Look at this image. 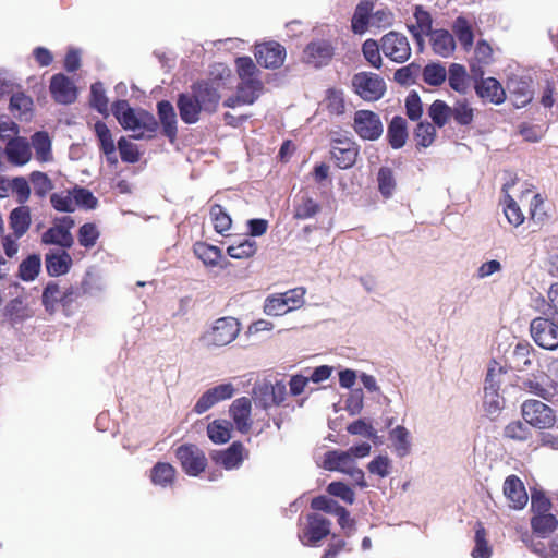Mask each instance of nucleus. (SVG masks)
Segmentation results:
<instances>
[{"label":"nucleus","mask_w":558,"mask_h":558,"mask_svg":"<svg viewBox=\"0 0 558 558\" xmlns=\"http://www.w3.org/2000/svg\"><path fill=\"white\" fill-rule=\"evenodd\" d=\"M112 113L124 130L132 132L133 138H150L158 129V122L151 113L133 109L126 100L116 101Z\"/></svg>","instance_id":"nucleus-1"},{"label":"nucleus","mask_w":558,"mask_h":558,"mask_svg":"<svg viewBox=\"0 0 558 558\" xmlns=\"http://www.w3.org/2000/svg\"><path fill=\"white\" fill-rule=\"evenodd\" d=\"M235 65L240 84L236 95L225 101V106L230 108L240 105H252L258 98L263 89V83L258 77L259 71L250 57L238 58Z\"/></svg>","instance_id":"nucleus-2"},{"label":"nucleus","mask_w":558,"mask_h":558,"mask_svg":"<svg viewBox=\"0 0 558 558\" xmlns=\"http://www.w3.org/2000/svg\"><path fill=\"white\" fill-rule=\"evenodd\" d=\"M241 331V324L234 317H221L202 335L201 341L208 349L221 348L233 342Z\"/></svg>","instance_id":"nucleus-3"},{"label":"nucleus","mask_w":558,"mask_h":558,"mask_svg":"<svg viewBox=\"0 0 558 558\" xmlns=\"http://www.w3.org/2000/svg\"><path fill=\"white\" fill-rule=\"evenodd\" d=\"M305 290L294 288L283 293L271 294L264 302V312L268 316H282L300 308L304 303Z\"/></svg>","instance_id":"nucleus-4"},{"label":"nucleus","mask_w":558,"mask_h":558,"mask_svg":"<svg viewBox=\"0 0 558 558\" xmlns=\"http://www.w3.org/2000/svg\"><path fill=\"white\" fill-rule=\"evenodd\" d=\"M521 414L527 425L537 429H550L557 421L555 410L535 399H529L522 403Z\"/></svg>","instance_id":"nucleus-5"},{"label":"nucleus","mask_w":558,"mask_h":558,"mask_svg":"<svg viewBox=\"0 0 558 558\" xmlns=\"http://www.w3.org/2000/svg\"><path fill=\"white\" fill-rule=\"evenodd\" d=\"M352 87L356 95L366 101L380 99L386 92L385 81L375 73L360 72L352 78Z\"/></svg>","instance_id":"nucleus-6"},{"label":"nucleus","mask_w":558,"mask_h":558,"mask_svg":"<svg viewBox=\"0 0 558 558\" xmlns=\"http://www.w3.org/2000/svg\"><path fill=\"white\" fill-rule=\"evenodd\" d=\"M353 129L362 140L367 141L378 140L384 132L379 116L371 110H357L354 113Z\"/></svg>","instance_id":"nucleus-7"},{"label":"nucleus","mask_w":558,"mask_h":558,"mask_svg":"<svg viewBox=\"0 0 558 558\" xmlns=\"http://www.w3.org/2000/svg\"><path fill=\"white\" fill-rule=\"evenodd\" d=\"M287 395L286 385L282 381L271 384L263 381L253 388V400L257 407L267 410L283 402Z\"/></svg>","instance_id":"nucleus-8"},{"label":"nucleus","mask_w":558,"mask_h":558,"mask_svg":"<svg viewBox=\"0 0 558 558\" xmlns=\"http://www.w3.org/2000/svg\"><path fill=\"white\" fill-rule=\"evenodd\" d=\"M380 49L391 61L403 63L411 57V47L405 35L389 32L380 38Z\"/></svg>","instance_id":"nucleus-9"},{"label":"nucleus","mask_w":558,"mask_h":558,"mask_svg":"<svg viewBox=\"0 0 558 558\" xmlns=\"http://www.w3.org/2000/svg\"><path fill=\"white\" fill-rule=\"evenodd\" d=\"M534 342L543 349L555 350L558 348V325L548 318H534L530 326Z\"/></svg>","instance_id":"nucleus-10"},{"label":"nucleus","mask_w":558,"mask_h":558,"mask_svg":"<svg viewBox=\"0 0 558 558\" xmlns=\"http://www.w3.org/2000/svg\"><path fill=\"white\" fill-rule=\"evenodd\" d=\"M175 456L183 471L190 476H197L207 465V459L204 452L195 445H182L178 447Z\"/></svg>","instance_id":"nucleus-11"},{"label":"nucleus","mask_w":558,"mask_h":558,"mask_svg":"<svg viewBox=\"0 0 558 558\" xmlns=\"http://www.w3.org/2000/svg\"><path fill=\"white\" fill-rule=\"evenodd\" d=\"M73 226L74 220L71 217H62L52 227L43 233V243L58 245L63 248L71 247L74 240L70 230L73 228Z\"/></svg>","instance_id":"nucleus-12"},{"label":"nucleus","mask_w":558,"mask_h":558,"mask_svg":"<svg viewBox=\"0 0 558 558\" xmlns=\"http://www.w3.org/2000/svg\"><path fill=\"white\" fill-rule=\"evenodd\" d=\"M333 56V46L328 39H314L303 50L302 60L314 68L327 65Z\"/></svg>","instance_id":"nucleus-13"},{"label":"nucleus","mask_w":558,"mask_h":558,"mask_svg":"<svg viewBox=\"0 0 558 558\" xmlns=\"http://www.w3.org/2000/svg\"><path fill=\"white\" fill-rule=\"evenodd\" d=\"M330 154L339 168L348 169L355 163L359 147L351 138H337L332 143Z\"/></svg>","instance_id":"nucleus-14"},{"label":"nucleus","mask_w":558,"mask_h":558,"mask_svg":"<svg viewBox=\"0 0 558 558\" xmlns=\"http://www.w3.org/2000/svg\"><path fill=\"white\" fill-rule=\"evenodd\" d=\"M219 87L220 83L216 82V80L210 83L201 82L193 85L192 94L197 99L203 111L213 112L216 110L220 100Z\"/></svg>","instance_id":"nucleus-15"},{"label":"nucleus","mask_w":558,"mask_h":558,"mask_svg":"<svg viewBox=\"0 0 558 558\" xmlns=\"http://www.w3.org/2000/svg\"><path fill=\"white\" fill-rule=\"evenodd\" d=\"M255 58L260 65L277 69L283 64L286 49L274 41L260 44L255 47Z\"/></svg>","instance_id":"nucleus-16"},{"label":"nucleus","mask_w":558,"mask_h":558,"mask_svg":"<svg viewBox=\"0 0 558 558\" xmlns=\"http://www.w3.org/2000/svg\"><path fill=\"white\" fill-rule=\"evenodd\" d=\"M330 521L318 513L307 515V526L300 535L304 545L315 544L330 533Z\"/></svg>","instance_id":"nucleus-17"},{"label":"nucleus","mask_w":558,"mask_h":558,"mask_svg":"<svg viewBox=\"0 0 558 558\" xmlns=\"http://www.w3.org/2000/svg\"><path fill=\"white\" fill-rule=\"evenodd\" d=\"M49 89L52 98L59 104H72L77 98L75 84L62 73L51 77Z\"/></svg>","instance_id":"nucleus-18"},{"label":"nucleus","mask_w":558,"mask_h":558,"mask_svg":"<svg viewBox=\"0 0 558 558\" xmlns=\"http://www.w3.org/2000/svg\"><path fill=\"white\" fill-rule=\"evenodd\" d=\"M252 401L247 397L235 399L230 408L229 413L233 420L235 428L242 433H248L252 427L253 421L251 418Z\"/></svg>","instance_id":"nucleus-19"},{"label":"nucleus","mask_w":558,"mask_h":558,"mask_svg":"<svg viewBox=\"0 0 558 558\" xmlns=\"http://www.w3.org/2000/svg\"><path fill=\"white\" fill-rule=\"evenodd\" d=\"M507 89L515 107L521 108L533 98L531 82L526 77L513 75L507 82Z\"/></svg>","instance_id":"nucleus-20"},{"label":"nucleus","mask_w":558,"mask_h":558,"mask_svg":"<svg viewBox=\"0 0 558 558\" xmlns=\"http://www.w3.org/2000/svg\"><path fill=\"white\" fill-rule=\"evenodd\" d=\"M475 92L480 98L495 105H500L506 100L505 88L499 81L494 77H486L478 81L475 85Z\"/></svg>","instance_id":"nucleus-21"},{"label":"nucleus","mask_w":558,"mask_h":558,"mask_svg":"<svg viewBox=\"0 0 558 558\" xmlns=\"http://www.w3.org/2000/svg\"><path fill=\"white\" fill-rule=\"evenodd\" d=\"M504 495L508 499L509 506L513 509H522L529 500L522 481L515 475H510L505 480Z\"/></svg>","instance_id":"nucleus-22"},{"label":"nucleus","mask_w":558,"mask_h":558,"mask_svg":"<svg viewBox=\"0 0 558 558\" xmlns=\"http://www.w3.org/2000/svg\"><path fill=\"white\" fill-rule=\"evenodd\" d=\"M247 454L244 446L235 441L228 449L217 452L214 460L226 470H234L241 466Z\"/></svg>","instance_id":"nucleus-23"},{"label":"nucleus","mask_w":558,"mask_h":558,"mask_svg":"<svg viewBox=\"0 0 558 558\" xmlns=\"http://www.w3.org/2000/svg\"><path fill=\"white\" fill-rule=\"evenodd\" d=\"M5 155L9 162L15 166H24L32 158L31 145L25 137L16 136L8 142Z\"/></svg>","instance_id":"nucleus-24"},{"label":"nucleus","mask_w":558,"mask_h":558,"mask_svg":"<svg viewBox=\"0 0 558 558\" xmlns=\"http://www.w3.org/2000/svg\"><path fill=\"white\" fill-rule=\"evenodd\" d=\"M355 465L354 459L347 450H330L324 456L323 466L328 471L348 474Z\"/></svg>","instance_id":"nucleus-25"},{"label":"nucleus","mask_w":558,"mask_h":558,"mask_svg":"<svg viewBox=\"0 0 558 558\" xmlns=\"http://www.w3.org/2000/svg\"><path fill=\"white\" fill-rule=\"evenodd\" d=\"M374 3L371 0H362L357 3L351 21V28L354 34H364L372 24V12Z\"/></svg>","instance_id":"nucleus-26"},{"label":"nucleus","mask_w":558,"mask_h":558,"mask_svg":"<svg viewBox=\"0 0 558 558\" xmlns=\"http://www.w3.org/2000/svg\"><path fill=\"white\" fill-rule=\"evenodd\" d=\"M45 262L48 274L56 277L65 275L72 266V257L64 250L48 253Z\"/></svg>","instance_id":"nucleus-27"},{"label":"nucleus","mask_w":558,"mask_h":558,"mask_svg":"<svg viewBox=\"0 0 558 558\" xmlns=\"http://www.w3.org/2000/svg\"><path fill=\"white\" fill-rule=\"evenodd\" d=\"M177 105L183 122L193 124L199 120V113L203 109L192 93L180 95Z\"/></svg>","instance_id":"nucleus-28"},{"label":"nucleus","mask_w":558,"mask_h":558,"mask_svg":"<svg viewBox=\"0 0 558 558\" xmlns=\"http://www.w3.org/2000/svg\"><path fill=\"white\" fill-rule=\"evenodd\" d=\"M430 45L433 51L442 57H450L456 49L453 36L446 29H436L430 35Z\"/></svg>","instance_id":"nucleus-29"},{"label":"nucleus","mask_w":558,"mask_h":558,"mask_svg":"<svg viewBox=\"0 0 558 558\" xmlns=\"http://www.w3.org/2000/svg\"><path fill=\"white\" fill-rule=\"evenodd\" d=\"M514 185V180L506 182L502 186L504 192V213L509 221L514 227L520 226L524 221V215L522 214L517 202L509 195L510 189Z\"/></svg>","instance_id":"nucleus-30"},{"label":"nucleus","mask_w":558,"mask_h":558,"mask_svg":"<svg viewBox=\"0 0 558 558\" xmlns=\"http://www.w3.org/2000/svg\"><path fill=\"white\" fill-rule=\"evenodd\" d=\"M33 99L24 93H15L10 99L11 113L21 121H31L33 118Z\"/></svg>","instance_id":"nucleus-31"},{"label":"nucleus","mask_w":558,"mask_h":558,"mask_svg":"<svg viewBox=\"0 0 558 558\" xmlns=\"http://www.w3.org/2000/svg\"><path fill=\"white\" fill-rule=\"evenodd\" d=\"M158 114L162 124L165 135L173 141L177 136V114L169 101L158 102Z\"/></svg>","instance_id":"nucleus-32"},{"label":"nucleus","mask_w":558,"mask_h":558,"mask_svg":"<svg viewBox=\"0 0 558 558\" xmlns=\"http://www.w3.org/2000/svg\"><path fill=\"white\" fill-rule=\"evenodd\" d=\"M452 32L465 51L471 50L474 43L473 24L464 16H458L452 24Z\"/></svg>","instance_id":"nucleus-33"},{"label":"nucleus","mask_w":558,"mask_h":558,"mask_svg":"<svg viewBox=\"0 0 558 558\" xmlns=\"http://www.w3.org/2000/svg\"><path fill=\"white\" fill-rule=\"evenodd\" d=\"M94 130H95L96 136L99 141L100 149L106 155V157L109 161L116 162L117 161L116 145H114V141H113L111 131L101 121H97L95 123Z\"/></svg>","instance_id":"nucleus-34"},{"label":"nucleus","mask_w":558,"mask_h":558,"mask_svg":"<svg viewBox=\"0 0 558 558\" xmlns=\"http://www.w3.org/2000/svg\"><path fill=\"white\" fill-rule=\"evenodd\" d=\"M32 146L35 149V157L40 162L52 160L51 138L45 131L36 132L31 137Z\"/></svg>","instance_id":"nucleus-35"},{"label":"nucleus","mask_w":558,"mask_h":558,"mask_svg":"<svg viewBox=\"0 0 558 558\" xmlns=\"http://www.w3.org/2000/svg\"><path fill=\"white\" fill-rule=\"evenodd\" d=\"M525 389L543 399L551 400L558 395V384L554 380H539L538 378L524 381Z\"/></svg>","instance_id":"nucleus-36"},{"label":"nucleus","mask_w":558,"mask_h":558,"mask_svg":"<svg viewBox=\"0 0 558 558\" xmlns=\"http://www.w3.org/2000/svg\"><path fill=\"white\" fill-rule=\"evenodd\" d=\"M10 226L16 239L26 233L31 226V210L27 206H20L10 214Z\"/></svg>","instance_id":"nucleus-37"},{"label":"nucleus","mask_w":558,"mask_h":558,"mask_svg":"<svg viewBox=\"0 0 558 558\" xmlns=\"http://www.w3.org/2000/svg\"><path fill=\"white\" fill-rule=\"evenodd\" d=\"M414 19L416 24L410 25L409 31L420 43L422 36H429L434 32L432 31L433 20L430 14L420 7L415 9Z\"/></svg>","instance_id":"nucleus-38"},{"label":"nucleus","mask_w":558,"mask_h":558,"mask_svg":"<svg viewBox=\"0 0 558 558\" xmlns=\"http://www.w3.org/2000/svg\"><path fill=\"white\" fill-rule=\"evenodd\" d=\"M387 136L392 148H401L408 137L407 122L402 117H393L389 126Z\"/></svg>","instance_id":"nucleus-39"},{"label":"nucleus","mask_w":558,"mask_h":558,"mask_svg":"<svg viewBox=\"0 0 558 558\" xmlns=\"http://www.w3.org/2000/svg\"><path fill=\"white\" fill-rule=\"evenodd\" d=\"M175 478V469L166 462H158L150 471V480L154 485L168 487L173 484Z\"/></svg>","instance_id":"nucleus-40"},{"label":"nucleus","mask_w":558,"mask_h":558,"mask_svg":"<svg viewBox=\"0 0 558 558\" xmlns=\"http://www.w3.org/2000/svg\"><path fill=\"white\" fill-rule=\"evenodd\" d=\"M448 82L450 87L460 94H465L470 87L466 70L458 63H452L449 66Z\"/></svg>","instance_id":"nucleus-41"},{"label":"nucleus","mask_w":558,"mask_h":558,"mask_svg":"<svg viewBox=\"0 0 558 558\" xmlns=\"http://www.w3.org/2000/svg\"><path fill=\"white\" fill-rule=\"evenodd\" d=\"M193 251L197 258H199L204 265L209 267L217 266L222 257V253L219 247L204 242L195 243Z\"/></svg>","instance_id":"nucleus-42"},{"label":"nucleus","mask_w":558,"mask_h":558,"mask_svg":"<svg viewBox=\"0 0 558 558\" xmlns=\"http://www.w3.org/2000/svg\"><path fill=\"white\" fill-rule=\"evenodd\" d=\"M534 533L542 537L550 535L558 526L557 518L551 513L534 514L531 520Z\"/></svg>","instance_id":"nucleus-43"},{"label":"nucleus","mask_w":558,"mask_h":558,"mask_svg":"<svg viewBox=\"0 0 558 558\" xmlns=\"http://www.w3.org/2000/svg\"><path fill=\"white\" fill-rule=\"evenodd\" d=\"M3 315L13 325L22 323L32 316L24 301L20 298H15L8 302V304L4 307Z\"/></svg>","instance_id":"nucleus-44"},{"label":"nucleus","mask_w":558,"mask_h":558,"mask_svg":"<svg viewBox=\"0 0 558 558\" xmlns=\"http://www.w3.org/2000/svg\"><path fill=\"white\" fill-rule=\"evenodd\" d=\"M208 438L215 444H225L231 438L230 423L225 420H216L207 426Z\"/></svg>","instance_id":"nucleus-45"},{"label":"nucleus","mask_w":558,"mask_h":558,"mask_svg":"<svg viewBox=\"0 0 558 558\" xmlns=\"http://www.w3.org/2000/svg\"><path fill=\"white\" fill-rule=\"evenodd\" d=\"M533 348L527 342H518L512 352V364L518 371H524L532 365Z\"/></svg>","instance_id":"nucleus-46"},{"label":"nucleus","mask_w":558,"mask_h":558,"mask_svg":"<svg viewBox=\"0 0 558 558\" xmlns=\"http://www.w3.org/2000/svg\"><path fill=\"white\" fill-rule=\"evenodd\" d=\"M532 435L531 428L527 424L521 421H512L504 428V436L508 439L517 441H525Z\"/></svg>","instance_id":"nucleus-47"},{"label":"nucleus","mask_w":558,"mask_h":558,"mask_svg":"<svg viewBox=\"0 0 558 558\" xmlns=\"http://www.w3.org/2000/svg\"><path fill=\"white\" fill-rule=\"evenodd\" d=\"M428 116L435 125L442 128L451 117V107L442 100H435L428 109Z\"/></svg>","instance_id":"nucleus-48"},{"label":"nucleus","mask_w":558,"mask_h":558,"mask_svg":"<svg viewBox=\"0 0 558 558\" xmlns=\"http://www.w3.org/2000/svg\"><path fill=\"white\" fill-rule=\"evenodd\" d=\"M209 214L214 228L218 233L223 234L231 228L232 220L229 214L220 205H213Z\"/></svg>","instance_id":"nucleus-49"},{"label":"nucleus","mask_w":558,"mask_h":558,"mask_svg":"<svg viewBox=\"0 0 558 558\" xmlns=\"http://www.w3.org/2000/svg\"><path fill=\"white\" fill-rule=\"evenodd\" d=\"M390 438L393 441L397 453L404 457L410 451V434L403 426H397L390 432Z\"/></svg>","instance_id":"nucleus-50"},{"label":"nucleus","mask_w":558,"mask_h":558,"mask_svg":"<svg viewBox=\"0 0 558 558\" xmlns=\"http://www.w3.org/2000/svg\"><path fill=\"white\" fill-rule=\"evenodd\" d=\"M257 244L254 240L245 239L238 244L228 246L227 253L230 257L242 259L248 258L256 253Z\"/></svg>","instance_id":"nucleus-51"},{"label":"nucleus","mask_w":558,"mask_h":558,"mask_svg":"<svg viewBox=\"0 0 558 558\" xmlns=\"http://www.w3.org/2000/svg\"><path fill=\"white\" fill-rule=\"evenodd\" d=\"M90 105L95 108L99 113L108 117V98L106 96V92L104 85L100 82H97L90 87Z\"/></svg>","instance_id":"nucleus-52"},{"label":"nucleus","mask_w":558,"mask_h":558,"mask_svg":"<svg viewBox=\"0 0 558 558\" xmlns=\"http://www.w3.org/2000/svg\"><path fill=\"white\" fill-rule=\"evenodd\" d=\"M50 202L58 211L72 213L76 208L73 191L53 193Z\"/></svg>","instance_id":"nucleus-53"},{"label":"nucleus","mask_w":558,"mask_h":558,"mask_svg":"<svg viewBox=\"0 0 558 558\" xmlns=\"http://www.w3.org/2000/svg\"><path fill=\"white\" fill-rule=\"evenodd\" d=\"M320 210L317 202L308 196L301 197L300 202L295 205L294 217L296 219H310Z\"/></svg>","instance_id":"nucleus-54"},{"label":"nucleus","mask_w":558,"mask_h":558,"mask_svg":"<svg viewBox=\"0 0 558 558\" xmlns=\"http://www.w3.org/2000/svg\"><path fill=\"white\" fill-rule=\"evenodd\" d=\"M447 71L444 65L439 63L427 64L423 70V80L432 86H438L446 81Z\"/></svg>","instance_id":"nucleus-55"},{"label":"nucleus","mask_w":558,"mask_h":558,"mask_svg":"<svg viewBox=\"0 0 558 558\" xmlns=\"http://www.w3.org/2000/svg\"><path fill=\"white\" fill-rule=\"evenodd\" d=\"M378 189L386 198L390 197L396 189V180L391 169L383 167L377 174Z\"/></svg>","instance_id":"nucleus-56"},{"label":"nucleus","mask_w":558,"mask_h":558,"mask_svg":"<svg viewBox=\"0 0 558 558\" xmlns=\"http://www.w3.org/2000/svg\"><path fill=\"white\" fill-rule=\"evenodd\" d=\"M504 405V400L499 396L498 390H495L494 386H484V408L485 411L490 414H497Z\"/></svg>","instance_id":"nucleus-57"},{"label":"nucleus","mask_w":558,"mask_h":558,"mask_svg":"<svg viewBox=\"0 0 558 558\" xmlns=\"http://www.w3.org/2000/svg\"><path fill=\"white\" fill-rule=\"evenodd\" d=\"M486 532L482 524H477L475 530V546L472 550L474 558H489L492 555V548L486 541Z\"/></svg>","instance_id":"nucleus-58"},{"label":"nucleus","mask_w":558,"mask_h":558,"mask_svg":"<svg viewBox=\"0 0 558 558\" xmlns=\"http://www.w3.org/2000/svg\"><path fill=\"white\" fill-rule=\"evenodd\" d=\"M100 232L95 223H84L78 229V243L85 248L93 247L96 244Z\"/></svg>","instance_id":"nucleus-59"},{"label":"nucleus","mask_w":558,"mask_h":558,"mask_svg":"<svg viewBox=\"0 0 558 558\" xmlns=\"http://www.w3.org/2000/svg\"><path fill=\"white\" fill-rule=\"evenodd\" d=\"M40 258L37 255H31L20 265V277L24 281H32L36 278L40 269Z\"/></svg>","instance_id":"nucleus-60"},{"label":"nucleus","mask_w":558,"mask_h":558,"mask_svg":"<svg viewBox=\"0 0 558 558\" xmlns=\"http://www.w3.org/2000/svg\"><path fill=\"white\" fill-rule=\"evenodd\" d=\"M31 183L33 184L35 194L43 197L48 194L52 189V181L48 175L40 171H34L29 175Z\"/></svg>","instance_id":"nucleus-61"},{"label":"nucleus","mask_w":558,"mask_h":558,"mask_svg":"<svg viewBox=\"0 0 558 558\" xmlns=\"http://www.w3.org/2000/svg\"><path fill=\"white\" fill-rule=\"evenodd\" d=\"M327 492L349 505H352L355 500L354 492L343 482H331L327 487Z\"/></svg>","instance_id":"nucleus-62"},{"label":"nucleus","mask_w":558,"mask_h":558,"mask_svg":"<svg viewBox=\"0 0 558 558\" xmlns=\"http://www.w3.org/2000/svg\"><path fill=\"white\" fill-rule=\"evenodd\" d=\"M436 136V129L429 122H421L415 130V138L417 144L423 147H428L433 144Z\"/></svg>","instance_id":"nucleus-63"},{"label":"nucleus","mask_w":558,"mask_h":558,"mask_svg":"<svg viewBox=\"0 0 558 558\" xmlns=\"http://www.w3.org/2000/svg\"><path fill=\"white\" fill-rule=\"evenodd\" d=\"M380 50V44L373 39H367L362 46L365 59L376 69L381 66Z\"/></svg>","instance_id":"nucleus-64"}]
</instances>
